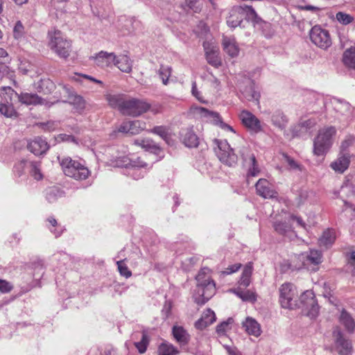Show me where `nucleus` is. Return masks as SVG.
Masks as SVG:
<instances>
[{"label": "nucleus", "instance_id": "f257e3e1", "mask_svg": "<svg viewBox=\"0 0 355 355\" xmlns=\"http://www.w3.org/2000/svg\"><path fill=\"white\" fill-rule=\"evenodd\" d=\"M110 164L116 167H125L127 175L134 180H139L144 177L152 166L141 157L130 159L126 156L112 155Z\"/></svg>", "mask_w": 355, "mask_h": 355}, {"label": "nucleus", "instance_id": "f03ea898", "mask_svg": "<svg viewBox=\"0 0 355 355\" xmlns=\"http://www.w3.org/2000/svg\"><path fill=\"white\" fill-rule=\"evenodd\" d=\"M211 270L208 268H202L197 275V288L193 295L195 302L198 304H204L216 293V284L211 278Z\"/></svg>", "mask_w": 355, "mask_h": 355}, {"label": "nucleus", "instance_id": "7ed1b4c3", "mask_svg": "<svg viewBox=\"0 0 355 355\" xmlns=\"http://www.w3.org/2000/svg\"><path fill=\"white\" fill-rule=\"evenodd\" d=\"M337 130L334 126H325L319 130L313 141V153L318 156L325 155L331 148Z\"/></svg>", "mask_w": 355, "mask_h": 355}, {"label": "nucleus", "instance_id": "20e7f679", "mask_svg": "<svg viewBox=\"0 0 355 355\" xmlns=\"http://www.w3.org/2000/svg\"><path fill=\"white\" fill-rule=\"evenodd\" d=\"M47 37L48 46L51 51L61 58H68L71 45L60 31H49Z\"/></svg>", "mask_w": 355, "mask_h": 355}, {"label": "nucleus", "instance_id": "39448f33", "mask_svg": "<svg viewBox=\"0 0 355 355\" xmlns=\"http://www.w3.org/2000/svg\"><path fill=\"white\" fill-rule=\"evenodd\" d=\"M60 163L64 173L75 180H85L89 175V171L84 163L69 157H63Z\"/></svg>", "mask_w": 355, "mask_h": 355}, {"label": "nucleus", "instance_id": "423d86ee", "mask_svg": "<svg viewBox=\"0 0 355 355\" xmlns=\"http://www.w3.org/2000/svg\"><path fill=\"white\" fill-rule=\"evenodd\" d=\"M244 18L257 21V14L251 6L234 7L230 12L227 24L231 28H236L241 26Z\"/></svg>", "mask_w": 355, "mask_h": 355}, {"label": "nucleus", "instance_id": "0eeeda50", "mask_svg": "<svg viewBox=\"0 0 355 355\" xmlns=\"http://www.w3.org/2000/svg\"><path fill=\"white\" fill-rule=\"evenodd\" d=\"M297 293L295 286L289 282L282 284L279 288V302L283 309H293L296 307Z\"/></svg>", "mask_w": 355, "mask_h": 355}, {"label": "nucleus", "instance_id": "6e6552de", "mask_svg": "<svg viewBox=\"0 0 355 355\" xmlns=\"http://www.w3.org/2000/svg\"><path fill=\"white\" fill-rule=\"evenodd\" d=\"M215 152L220 161L232 166L237 162V155L226 140L216 139Z\"/></svg>", "mask_w": 355, "mask_h": 355}, {"label": "nucleus", "instance_id": "1a4fd4ad", "mask_svg": "<svg viewBox=\"0 0 355 355\" xmlns=\"http://www.w3.org/2000/svg\"><path fill=\"white\" fill-rule=\"evenodd\" d=\"M150 106L146 101L138 98L126 99L122 108V114L132 116H137L146 112Z\"/></svg>", "mask_w": 355, "mask_h": 355}, {"label": "nucleus", "instance_id": "9d476101", "mask_svg": "<svg viewBox=\"0 0 355 355\" xmlns=\"http://www.w3.org/2000/svg\"><path fill=\"white\" fill-rule=\"evenodd\" d=\"M300 307L302 311L311 318H315L318 316L319 312V306L315 299L313 292L306 291L302 293L300 298Z\"/></svg>", "mask_w": 355, "mask_h": 355}, {"label": "nucleus", "instance_id": "9b49d317", "mask_svg": "<svg viewBox=\"0 0 355 355\" xmlns=\"http://www.w3.org/2000/svg\"><path fill=\"white\" fill-rule=\"evenodd\" d=\"M192 112L196 116H199L202 118H205L207 120L212 121L214 123L218 125L220 128L226 131H230L232 132H235L234 128L230 125L223 122L218 113L211 112L206 108L202 107H192L191 108Z\"/></svg>", "mask_w": 355, "mask_h": 355}, {"label": "nucleus", "instance_id": "f8f14e48", "mask_svg": "<svg viewBox=\"0 0 355 355\" xmlns=\"http://www.w3.org/2000/svg\"><path fill=\"white\" fill-rule=\"evenodd\" d=\"M309 35L311 42L321 49H326L331 44L329 32L319 26H313Z\"/></svg>", "mask_w": 355, "mask_h": 355}, {"label": "nucleus", "instance_id": "ddd939ff", "mask_svg": "<svg viewBox=\"0 0 355 355\" xmlns=\"http://www.w3.org/2000/svg\"><path fill=\"white\" fill-rule=\"evenodd\" d=\"M331 104L333 109L337 113L336 117L340 121L347 123L352 117L353 109L351 105L340 99H335Z\"/></svg>", "mask_w": 355, "mask_h": 355}, {"label": "nucleus", "instance_id": "4468645a", "mask_svg": "<svg viewBox=\"0 0 355 355\" xmlns=\"http://www.w3.org/2000/svg\"><path fill=\"white\" fill-rule=\"evenodd\" d=\"M239 118L242 123L250 130L255 133L262 130L261 121L250 112L243 110L239 114Z\"/></svg>", "mask_w": 355, "mask_h": 355}, {"label": "nucleus", "instance_id": "2eb2a0df", "mask_svg": "<svg viewBox=\"0 0 355 355\" xmlns=\"http://www.w3.org/2000/svg\"><path fill=\"white\" fill-rule=\"evenodd\" d=\"M245 86H240V91L245 98L249 101H253L256 105L259 104V99L261 97L259 92L254 82L251 79H248L245 83Z\"/></svg>", "mask_w": 355, "mask_h": 355}, {"label": "nucleus", "instance_id": "dca6fc26", "mask_svg": "<svg viewBox=\"0 0 355 355\" xmlns=\"http://www.w3.org/2000/svg\"><path fill=\"white\" fill-rule=\"evenodd\" d=\"M333 334L336 339V346L338 354L340 355H351L352 352V343L344 338L338 329L334 330Z\"/></svg>", "mask_w": 355, "mask_h": 355}, {"label": "nucleus", "instance_id": "f3484780", "mask_svg": "<svg viewBox=\"0 0 355 355\" xmlns=\"http://www.w3.org/2000/svg\"><path fill=\"white\" fill-rule=\"evenodd\" d=\"M94 64L101 68L110 67L114 64L116 55L114 53L101 51L91 57Z\"/></svg>", "mask_w": 355, "mask_h": 355}, {"label": "nucleus", "instance_id": "a211bd4d", "mask_svg": "<svg viewBox=\"0 0 355 355\" xmlns=\"http://www.w3.org/2000/svg\"><path fill=\"white\" fill-rule=\"evenodd\" d=\"M146 127V122L141 120L126 121L121 123L118 128V132L137 135Z\"/></svg>", "mask_w": 355, "mask_h": 355}, {"label": "nucleus", "instance_id": "6ab92c4d", "mask_svg": "<svg viewBox=\"0 0 355 355\" xmlns=\"http://www.w3.org/2000/svg\"><path fill=\"white\" fill-rule=\"evenodd\" d=\"M255 187L257 194L263 198H275L277 197V191L266 179H259Z\"/></svg>", "mask_w": 355, "mask_h": 355}, {"label": "nucleus", "instance_id": "aec40b11", "mask_svg": "<svg viewBox=\"0 0 355 355\" xmlns=\"http://www.w3.org/2000/svg\"><path fill=\"white\" fill-rule=\"evenodd\" d=\"M203 47L207 62L214 67L220 66L221 60L217 47L207 42L203 43Z\"/></svg>", "mask_w": 355, "mask_h": 355}, {"label": "nucleus", "instance_id": "412c9836", "mask_svg": "<svg viewBox=\"0 0 355 355\" xmlns=\"http://www.w3.org/2000/svg\"><path fill=\"white\" fill-rule=\"evenodd\" d=\"M299 259L302 261V266L304 267H308L311 264L316 266L322 261V254L318 250H311L309 253L304 252L300 254Z\"/></svg>", "mask_w": 355, "mask_h": 355}, {"label": "nucleus", "instance_id": "4be33fe9", "mask_svg": "<svg viewBox=\"0 0 355 355\" xmlns=\"http://www.w3.org/2000/svg\"><path fill=\"white\" fill-rule=\"evenodd\" d=\"M49 148L47 141L42 137H36L28 144V149L36 155L45 153Z\"/></svg>", "mask_w": 355, "mask_h": 355}, {"label": "nucleus", "instance_id": "5701e85b", "mask_svg": "<svg viewBox=\"0 0 355 355\" xmlns=\"http://www.w3.org/2000/svg\"><path fill=\"white\" fill-rule=\"evenodd\" d=\"M223 50L232 58L239 55L240 49L234 37L223 36L222 42Z\"/></svg>", "mask_w": 355, "mask_h": 355}, {"label": "nucleus", "instance_id": "b1692460", "mask_svg": "<svg viewBox=\"0 0 355 355\" xmlns=\"http://www.w3.org/2000/svg\"><path fill=\"white\" fill-rule=\"evenodd\" d=\"M180 139L182 143L189 148L198 146L199 139L191 128L182 129L180 132Z\"/></svg>", "mask_w": 355, "mask_h": 355}, {"label": "nucleus", "instance_id": "393cba45", "mask_svg": "<svg viewBox=\"0 0 355 355\" xmlns=\"http://www.w3.org/2000/svg\"><path fill=\"white\" fill-rule=\"evenodd\" d=\"M242 326L245 329V331L248 334L253 336L254 337H259L261 334V325L258 322L251 318L247 317L245 320L242 322Z\"/></svg>", "mask_w": 355, "mask_h": 355}, {"label": "nucleus", "instance_id": "a878e982", "mask_svg": "<svg viewBox=\"0 0 355 355\" xmlns=\"http://www.w3.org/2000/svg\"><path fill=\"white\" fill-rule=\"evenodd\" d=\"M60 87H62L64 96L69 98L70 103L73 104L78 111H81L85 108V103L80 96L73 95L71 89L67 85H60Z\"/></svg>", "mask_w": 355, "mask_h": 355}, {"label": "nucleus", "instance_id": "bb28decb", "mask_svg": "<svg viewBox=\"0 0 355 355\" xmlns=\"http://www.w3.org/2000/svg\"><path fill=\"white\" fill-rule=\"evenodd\" d=\"M317 123L315 119H308L301 121L297 125L293 128V135L294 137H300L306 133L309 130L313 128Z\"/></svg>", "mask_w": 355, "mask_h": 355}, {"label": "nucleus", "instance_id": "cd10ccee", "mask_svg": "<svg viewBox=\"0 0 355 355\" xmlns=\"http://www.w3.org/2000/svg\"><path fill=\"white\" fill-rule=\"evenodd\" d=\"M18 100L26 105H43L46 101L35 94L21 93L18 94Z\"/></svg>", "mask_w": 355, "mask_h": 355}, {"label": "nucleus", "instance_id": "c85d7f7f", "mask_svg": "<svg viewBox=\"0 0 355 355\" xmlns=\"http://www.w3.org/2000/svg\"><path fill=\"white\" fill-rule=\"evenodd\" d=\"M172 334L175 340L181 345H186L190 340V335L181 326L175 325L172 329Z\"/></svg>", "mask_w": 355, "mask_h": 355}, {"label": "nucleus", "instance_id": "c756f323", "mask_svg": "<svg viewBox=\"0 0 355 355\" xmlns=\"http://www.w3.org/2000/svg\"><path fill=\"white\" fill-rule=\"evenodd\" d=\"M215 320L216 315L214 312L208 309L203 312L201 318L196 322L195 327L197 329H202L207 326L212 324Z\"/></svg>", "mask_w": 355, "mask_h": 355}, {"label": "nucleus", "instance_id": "7c9ffc66", "mask_svg": "<svg viewBox=\"0 0 355 355\" xmlns=\"http://www.w3.org/2000/svg\"><path fill=\"white\" fill-rule=\"evenodd\" d=\"M134 144L157 155H159L162 151L161 148L150 139H137L135 140Z\"/></svg>", "mask_w": 355, "mask_h": 355}, {"label": "nucleus", "instance_id": "2f4dec72", "mask_svg": "<svg viewBox=\"0 0 355 355\" xmlns=\"http://www.w3.org/2000/svg\"><path fill=\"white\" fill-rule=\"evenodd\" d=\"M273 227L276 232L281 235H286L293 231V227L289 220V215L285 217L284 220H277L273 223Z\"/></svg>", "mask_w": 355, "mask_h": 355}, {"label": "nucleus", "instance_id": "473e14b6", "mask_svg": "<svg viewBox=\"0 0 355 355\" xmlns=\"http://www.w3.org/2000/svg\"><path fill=\"white\" fill-rule=\"evenodd\" d=\"M114 65L116 66L119 70L124 73H130L132 71V60L127 55L116 56V60L114 62Z\"/></svg>", "mask_w": 355, "mask_h": 355}, {"label": "nucleus", "instance_id": "72a5a7b5", "mask_svg": "<svg viewBox=\"0 0 355 355\" xmlns=\"http://www.w3.org/2000/svg\"><path fill=\"white\" fill-rule=\"evenodd\" d=\"M106 100L112 107L117 108L122 113V108L126 101L123 94H108L106 95Z\"/></svg>", "mask_w": 355, "mask_h": 355}, {"label": "nucleus", "instance_id": "f704fd0d", "mask_svg": "<svg viewBox=\"0 0 355 355\" xmlns=\"http://www.w3.org/2000/svg\"><path fill=\"white\" fill-rule=\"evenodd\" d=\"M339 321L341 324H343L345 329L349 333H352L354 331L355 329V322L352 315L347 312L345 309H343L340 317H339Z\"/></svg>", "mask_w": 355, "mask_h": 355}, {"label": "nucleus", "instance_id": "c9c22d12", "mask_svg": "<svg viewBox=\"0 0 355 355\" xmlns=\"http://www.w3.org/2000/svg\"><path fill=\"white\" fill-rule=\"evenodd\" d=\"M349 164V157L347 155H343L331 164V167L336 172L342 173L348 168Z\"/></svg>", "mask_w": 355, "mask_h": 355}, {"label": "nucleus", "instance_id": "e433bc0d", "mask_svg": "<svg viewBox=\"0 0 355 355\" xmlns=\"http://www.w3.org/2000/svg\"><path fill=\"white\" fill-rule=\"evenodd\" d=\"M336 239V234L333 230H327L324 231L322 236L319 239V244L321 247L328 248L334 243Z\"/></svg>", "mask_w": 355, "mask_h": 355}, {"label": "nucleus", "instance_id": "4c0bfd02", "mask_svg": "<svg viewBox=\"0 0 355 355\" xmlns=\"http://www.w3.org/2000/svg\"><path fill=\"white\" fill-rule=\"evenodd\" d=\"M0 114L7 118L17 116V112L15 110L12 102H9L6 97H5L4 103H0Z\"/></svg>", "mask_w": 355, "mask_h": 355}, {"label": "nucleus", "instance_id": "58836bf2", "mask_svg": "<svg viewBox=\"0 0 355 355\" xmlns=\"http://www.w3.org/2000/svg\"><path fill=\"white\" fill-rule=\"evenodd\" d=\"M46 222L48 223L46 224L47 227L55 237L60 236L64 231V227L59 224L53 217H49L46 219Z\"/></svg>", "mask_w": 355, "mask_h": 355}, {"label": "nucleus", "instance_id": "ea45409f", "mask_svg": "<svg viewBox=\"0 0 355 355\" xmlns=\"http://www.w3.org/2000/svg\"><path fill=\"white\" fill-rule=\"evenodd\" d=\"M252 263H248L243 270L242 275L239 281L241 286L248 287L250 284V277L252 273Z\"/></svg>", "mask_w": 355, "mask_h": 355}, {"label": "nucleus", "instance_id": "a19ab883", "mask_svg": "<svg viewBox=\"0 0 355 355\" xmlns=\"http://www.w3.org/2000/svg\"><path fill=\"white\" fill-rule=\"evenodd\" d=\"M343 61L345 66L355 69V47L345 51Z\"/></svg>", "mask_w": 355, "mask_h": 355}, {"label": "nucleus", "instance_id": "79ce46f5", "mask_svg": "<svg viewBox=\"0 0 355 355\" xmlns=\"http://www.w3.org/2000/svg\"><path fill=\"white\" fill-rule=\"evenodd\" d=\"M12 36L18 42H23L26 38L25 28L21 21H17L12 28Z\"/></svg>", "mask_w": 355, "mask_h": 355}, {"label": "nucleus", "instance_id": "37998d69", "mask_svg": "<svg viewBox=\"0 0 355 355\" xmlns=\"http://www.w3.org/2000/svg\"><path fill=\"white\" fill-rule=\"evenodd\" d=\"M271 121L275 126L281 130L286 127L288 121L286 116L280 111H276L273 113Z\"/></svg>", "mask_w": 355, "mask_h": 355}, {"label": "nucleus", "instance_id": "c03bdc74", "mask_svg": "<svg viewBox=\"0 0 355 355\" xmlns=\"http://www.w3.org/2000/svg\"><path fill=\"white\" fill-rule=\"evenodd\" d=\"M8 78L10 83L16 84L15 71L11 70L8 66L0 64V79Z\"/></svg>", "mask_w": 355, "mask_h": 355}, {"label": "nucleus", "instance_id": "a18cd8bd", "mask_svg": "<svg viewBox=\"0 0 355 355\" xmlns=\"http://www.w3.org/2000/svg\"><path fill=\"white\" fill-rule=\"evenodd\" d=\"M178 354V349L168 343H163L158 347V355H177Z\"/></svg>", "mask_w": 355, "mask_h": 355}, {"label": "nucleus", "instance_id": "49530a36", "mask_svg": "<svg viewBox=\"0 0 355 355\" xmlns=\"http://www.w3.org/2000/svg\"><path fill=\"white\" fill-rule=\"evenodd\" d=\"M348 191H351L352 194L355 193V173L349 175L347 176L345 182L341 187L340 191L343 193H347Z\"/></svg>", "mask_w": 355, "mask_h": 355}, {"label": "nucleus", "instance_id": "de8ad7c7", "mask_svg": "<svg viewBox=\"0 0 355 355\" xmlns=\"http://www.w3.org/2000/svg\"><path fill=\"white\" fill-rule=\"evenodd\" d=\"M28 173L36 180H40L43 178V175L41 172V165L39 162H31Z\"/></svg>", "mask_w": 355, "mask_h": 355}, {"label": "nucleus", "instance_id": "09e8293b", "mask_svg": "<svg viewBox=\"0 0 355 355\" xmlns=\"http://www.w3.org/2000/svg\"><path fill=\"white\" fill-rule=\"evenodd\" d=\"M172 69L169 66L161 65L157 73L164 85L168 84L169 78L171 76Z\"/></svg>", "mask_w": 355, "mask_h": 355}, {"label": "nucleus", "instance_id": "8fccbe9b", "mask_svg": "<svg viewBox=\"0 0 355 355\" xmlns=\"http://www.w3.org/2000/svg\"><path fill=\"white\" fill-rule=\"evenodd\" d=\"M260 173V168L257 164L254 155H252L250 158L248 165V178L257 177Z\"/></svg>", "mask_w": 355, "mask_h": 355}, {"label": "nucleus", "instance_id": "3c124183", "mask_svg": "<svg viewBox=\"0 0 355 355\" xmlns=\"http://www.w3.org/2000/svg\"><path fill=\"white\" fill-rule=\"evenodd\" d=\"M30 162H31L27 160H21L17 163L14 166V173L15 175L21 177L22 175L25 174L26 171L28 172Z\"/></svg>", "mask_w": 355, "mask_h": 355}, {"label": "nucleus", "instance_id": "603ef678", "mask_svg": "<svg viewBox=\"0 0 355 355\" xmlns=\"http://www.w3.org/2000/svg\"><path fill=\"white\" fill-rule=\"evenodd\" d=\"M55 87L53 82L49 79L41 80L38 85L39 91L44 94L51 93L53 91Z\"/></svg>", "mask_w": 355, "mask_h": 355}, {"label": "nucleus", "instance_id": "864d4df0", "mask_svg": "<svg viewBox=\"0 0 355 355\" xmlns=\"http://www.w3.org/2000/svg\"><path fill=\"white\" fill-rule=\"evenodd\" d=\"M63 192L57 187H51L47 189L46 198L52 203L54 202L58 198H60Z\"/></svg>", "mask_w": 355, "mask_h": 355}, {"label": "nucleus", "instance_id": "5fc2aeb1", "mask_svg": "<svg viewBox=\"0 0 355 355\" xmlns=\"http://www.w3.org/2000/svg\"><path fill=\"white\" fill-rule=\"evenodd\" d=\"M125 259L118 260L116 261L117 265L118 270L121 276L125 278H129L132 276V272L128 269V266L125 263Z\"/></svg>", "mask_w": 355, "mask_h": 355}, {"label": "nucleus", "instance_id": "6e6d98bb", "mask_svg": "<svg viewBox=\"0 0 355 355\" xmlns=\"http://www.w3.org/2000/svg\"><path fill=\"white\" fill-rule=\"evenodd\" d=\"M233 319L230 318L226 321H223L220 323L216 327L217 334L220 336L225 335V333L231 329V324L233 323Z\"/></svg>", "mask_w": 355, "mask_h": 355}, {"label": "nucleus", "instance_id": "4d7b16f0", "mask_svg": "<svg viewBox=\"0 0 355 355\" xmlns=\"http://www.w3.org/2000/svg\"><path fill=\"white\" fill-rule=\"evenodd\" d=\"M1 96L5 101V97H6L9 102H12V96L14 95L18 96V94L15 92L13 89L11 88L10 86H3L1 88Z\"/></svg>", "mask_w": 355, "mask_h": 355}, {"label": "nucleus", "instance_id": "13d9d810", "mask_svg": "<svg viewBox=\"0 0 355 355\" xmlns=\"http://www.w3.org/2000/svg\"><path fill=\"white\" fill-rule=\"evenodd\" d=\"M148 344V338L146 333L142 334L141 340L139 342L135 343V346L137 348L139 353L142 354L146 351L147 345Z\"/></svg>", "mask_w": 355, "mask_h": 355}, {"label": "nucleus", "instance_id": "bf43d9fd", "mask_svg": "<svg viewBox=\"0 0 355 355\" xmlns=\"http://www.w3.org/2000/svg\"><path fill=\"white\" fill-rule=\"evenodd\" d=\"M336 19L340 23L344 25H347L350 24L353 21L354 17L352 15L347 14L345 12H338L336 14Z\"/></svg>", "mask_w": 355, "mask_h": 355}, {"label": "nucleus", "instance_id": "052dcab7", "mask_svg": "<svg viewBox=\"0 0 355 355\" xmlns=\"http://www.w3.org/2000/svg\"><path fill=\"white\" fill-rule=\"evenodd\" d=\"M39 125L44 130L51 132L58 128L59 123L58 121H49L46 123H40Z\"/></svg>", "mask_w": 355, "mask_h": 355}, {"label": "nucleus", "instance_id": "680f3d73", "mask_svg": "<svg viewBox=\"0 0 355 355\" xmlns=\"http://www.w3.org/2000/svg\"><path fill=\"white\" fill-rule=\"evenodd\" d=\"M151 132L160 136L163 139L166 140L168 138V130L164 126H156L150 130Z\"/></svg>", "mask_w": 355, "mask_h": 355}, {"label": "nucleus", "instance_id": "e2e57ef3", "mask_svg": "<svg viewBox=\"0 0 355 355\" xmlns=\"http://www.w3.org/2000/svg\"><path fill=\"white\" fill-rule=\"evenodd\" d=\"M56 140L58 141H66V142H72L74 144H78L77 139L73 136L67 135V134H60L56 137Z\"/></svg>", "mask_w": 355, "mask_h": 355}, {"label": "nucleus", "instance_id": "0e129e2a", "mask_svg": "<svg viewBox=\"0 0 355 355\" xmlns=\"http://www.w3.org/2000/svg\"><path fill=\"white\" fill-rule=\"evenodd\" d=\"M309 191L307 189H302L297 198L298 205L304 204L309 197Z\"/></svg>", "mask_w": 355, "mask_h": 355}, {"label": "nucleus", "instance_id": "69168bd1", "mask_svg": "<svg viewBox=\"0 0 355 355\" xmlns=\"http://www.w3.org/2000/svg\"><path fill=\"white\" fill-rule=\"evenodd\" d=\"M257 300L256 295L250 291H244L242 296L243 301L255 302Z\"/></svg>", "mask_w": 355, "mask_h": 355}, {"label": "nucleus", "instance_id": "338daca9", "mask_svg": "<svg viewBox=\"0 0 355 355\" xmlns=\"http://www.w3.org/2000/svg\"><path fill=\"white\" fill-rule=\"evenodd\" d=\"M241 267V263H235L228 266L225 270L223 271L225 275H231L234 272H237Z\"/></svg>", "mask_w": 355, "mask_h": 355}, {"label": "nucleus", "instance_id": "774afa93", "mask_svg": "<svg viewBox=\"0 0 355 355\" xmlns=\"http://www.w3.org/2000/svg\"><path fill=\"white\" fill-rule=\"evenodd\" d=\"M289 215V220L291 221H296L297 225L299 227H301L304 229H306V223L304 222L302 218L300 216H295L293 214H288Z\"/></svg>", "mask_w": 355, "mask_h": 355}]
</instances>
